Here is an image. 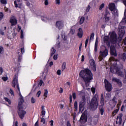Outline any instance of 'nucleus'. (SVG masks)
<instances>
[{
    "label": "nucleus",
    "instance_id": "nucleus-1",
    "mask_svg": "<svg viewBox=\"0 0 126 126\" xmlns=\"http://www.w3.org/2000/svg\"><path fill=\"white\" fill-rule=\"evenodd\" d=\"M80 75L84 80L86 86H89L90 81L93 79V75L92 74L91 71L89 69H85V70L80 71Z\"/></svg>",
    "mask_w": 126,
    "mask_h": 126
},
{
    "label": "nucleus",
    "instance_id": "nucleus-2",
    "mask_svg": "<svg viewBox=\"0 0 126 126\" xmlns=\"http://www.w3.org/2000/svg\"><path fill=\"white\" fill-rule=\"evenodd\" d=\"M99 104V96L95 94L92 98L90 102V109L91 111H95L98 108Z\"/></svg>",
    "mask_w": 126,
    "mask_h": 126
},
{
    "label": "nucleus",
    "instance_id": "nucleus-3",
    "mask_svg": "<svg viewBox=\"0 0 126 126\" xmlns=\"http://www.w3.org/2000/svg\"><path fill=\"white\" fill-rule=\"evenodd\" d=\"M110 62H115L114 63V65H115V67H111L110 68V71L112 73H117V71L118 70V69L116 68H123V64L120 63V62H119V60L115 59V58L113 57H111L109 59ZM118 63H120V65H118Z\"/></svg>",
    "mask_w": 126,
    "mask_h": 126
},
{
    "label": "nucleus",
    "instance_id": "nucleus-4",
    "mask_svg": "<svg viewBox=\"0 0 126 126\" xmlns=\"http://www.w3.org/2000/svg\"><path fill=\"white\" fill-rule=\"evenodd\" d=\"M80 94L81 95L82 100H81L80 102L79 108L80 111L82 112L84 110V105H85V103H86V98H85V93L83 92H80Z\"/></svg>",
    "mask_w": 126,
    "mask_h": 126
},
{
    "label": "nucleus",
    "instance_id": "nucleus-5",
    "mask_svg": "<svg viewBox=\"0 0 126 126\" xmlns=\"http://www.w3.org/2000/svg\"><path fill=\"white\" fill-rule=\"evenodd\" d=\"M23 104H18V114L20 119L23 120L26 115V111L23 110Z\"/></svg>",
    "mask_w": 126,
    "mask_h": 126
},
{
    "label": "nucleus",
    "instance_id": "nucleus-6",
    "mask_svg": "<svg viewBox=\"0 0 126 126\" xmlns=\"http://www.w3.org/2000/svg\"><path fill=\"white\" fill-rule=\"evenodd\" d=\"M110 42L112 44H118L119 45V41H118V36L115 32H112L110 36Z\"/></svg>",
    "mask_w": 126,
    "mask_h": 126
},
{
    "label": "nucleus",
    "instance_id": "nucleus-7",
    "mask_svg": "<svg viewBox=\"0 0 126 126\" xmlns=\"http://www.w3.org/2000/svg\"><path fill=\"white\" fill-rule=\"evenodd\" d=\"M12 86L15 88L17 85V88L19 92H20V89L19 88V84H18V77L16 74L14 75V78L13 79Z\"/></svg>",
    "mask_w": 126,
    "mask_h": 126
},
{
    "label": "nucleus",
    "instance_id": "nucleus-8",
    "mask_svg": "<svg viewBox=\"0 0 126 126\" xmlns=\"http://www.w3.org/2000/svg\"><path fill=\"white\" fill-rule=\"evenodd\" d=\"M108 56V49L105 48L104 51L99 52V56L98 57L99 62H101L103 60V58H106Z\"/></svg>",
    "mask_w": 126,
    "mask_h": 126
},
{
    "label": "nucleus",
    "instance_id": "nucleus-9",
    "mask_svg": "<svg viewBox=\"0 0 126 126\" xmlns=\"http://www.w3.org/2000/svg\"><path fill=\"white\" fill-rule=\"evenodd\" d=\"M104 83L106 91H108V92H110V91L112 90V85L108 81V80L106 79L104 80Z\"/></svg>",
    "mask_w": 126,
    "mask_h": 126
},
{
    "label": "nucleus",
    "instance_id": "nucleus-10",
    "mask_svg": "<svg viewBox=\"0 0 126 126\" xmlns=\"http://www.w3.org/2000/svg\"><path fill=\"white\" fill-rule=\"evenodd\" d=\"M116 100H117V97L114 96L112 100L109 102L111 110H113L116 106V105H117V101Z\"/></svg>",
    "mask_w": 126,
    "mask_h": 126
},
{
    "label": "nucleus",
    "instance_id": "nucleus-11",
    "mask_svg": "<svg viewBox=\"0 0 126 126\" xmlns=\"http://www.w3.org/2000/svg\"><path fill=\"white\" fill-rule=\"evenodd\" d=\"M80 122L81 124H85L87 122V114L85 113H83L80 119Z\"/></svg>",
    "mask_w": 126,
    "mask_h": 126
},
{
    "label": "nucleus",
    "instance_id": "nucleus-12",
    "mask_svg": "<svg viewBox=\"0 0 126 126\" xmlns=\"http://www.w3.org/2000/svg\"><path fill=\"white\" fill-rule=\"evenodd\" d=\"M110 54L112 56H114V57L118 56L117 50H116V47H115L114 45H111L110 47Z\"/></svg>",
    "mask_w": 126,
    "mask_h": 126
},
{
    "label": "nucleus",
    "instance_id": "nucleus-13",
    "mask_svg": "<svg viewBox=\"0 0 126 126\" xmlns=\"http://www.w3.org/2000/svg\"><path fill=\"white\" fill-rule=\"evenodd\" d=\"M10 23L12 26H15L17 24V19H16L14 16H11Z\"/></svg>",
    "mask_w": 126,
    "mask_h": 126
},
{
    "label": "nucleus",
    "instance_id": "nucleus-14",
    "mask_svg": "<svg viewBox=\"0 0 126 126\" xmlns=\"http://www.w3.org/2000/svg\"><path fill=\"white\" fill-rule=\"evenodd\" d=\"M90 63L92 69L94 71H96V64H95V61L93 59L90 60Z\"/></svg>",
    "mask_w": 126,
    "mask_h": 126
},
{
    "label": "nucleus",
    "instance_id": "nucleus-15",
    "mask_svg": "<svg viewBox=\"0 0 126 126\" xmlns=\"http://www.w3.org/2000/svg\"><path fill=\"white\" fill-rule=\"evenodd\" d=\"M119 38L122 39L123 38V36L125 35V29L123 28H119Z\"/></svg>",
    "mask_w": 126,
    "mask_h": 126
},
{
    "label": "nucleus",
    "instance_id": "nucleus-16",
    "mask_svg": "<svg viewBox=\"0 0 126 126\" xmlns=\"http://www.w3.org/2000/svg\"><path fill=\"white\" fill-rule=\"evenodd\" d=\"M63 22L62 21H58L56 23V26L57 28H58L59 30H61V29H63Z\"/></svg>",
    "mask_w": 126,
    "mask_h": 126
},
{
    "label": "nucleus",
    "instance_id": "nucleus-17",
    "mask_svg": "<svg viewBox=\"0 0 126 126\" xmlns=\"http://www.w3.org/2000/svg\"><path fill=\"white\" fill-rule=\"evenodd\" d=\"M103 41L105 43H106L108 48H110V38L109 37V36H104Z\"/></svg>",
    "mask_w": 126,
    "mask_h": 126
},
{
    "label": "nucleus",
    "instance_id": "nucleus-18",
    "mask_svg": "<svg viewBox=\"0 0 126 126\" xmlns=\"http://www.w3.org/2000/svg\"><path fill=\"white\" fill-rule=\"evenodd\" d=\"M112 81H114V82H117V84H118V86H119L120 87H122V86H123V83H122V81L117 78H113L112 79Z\"/></svg>",
    "mask_w": 126,
    "mask_h": 126
},
{
    "label": "nucleus",
    "instance_id": "nucleus-19",
    "mask_svg": "<svg viewBox=\"0 0 126 126\" xmlns=\"http://www.w3.org/2000/svg\"><path fill=\"white\" fill-rule=\"evenodd\" d=\"M19 95L21 97L19 98V102L18 103V105H23V103H24V99L20 92H19Z\"/></svg>",
    "mask_w": 126,
    "mask_h": 126
},
{
    "label": "nucleus",
    "instance_id": "nucleus-20",
    "mask_svg": "<svg viewBox=\"0 0 126 126\" xmlns=\"http://www.w3.org/2000/svg\"><path fill=\"white\" fill-rule=\"evenodd\" d=\"M109 8L111 11H113L116 8V5L114 3H111L109 4Z\"/></svg>",
    "mask_w": 126,
    "mask_h": 126
},
{
    "label": "nucleus",
    "instance_id": "nucleus-21",
    "mask_svg": "<svg viewBox=\"0 0 126 126\" xmlns=\"http://www.w3.org/2000/svg\"><path fill=\"white\" fill-rule=\"evenodd\" d=\"M100 104L101 106H104V105H105V101H104V94H101Z\"/></svg>",
    "mask_w": 126,
    "mask_h": 126
},
{
    "label": "nucleus",
    "instance_id": "nucleus-22",
    "mask_svg": "<svg viewBox=\"0 0 126 126\" xmlns=\"http://www.w3.org/2000/svg\"><path fill=\"white\" fill-rule=\"evenodd\" d=\"M117 74L119 75V76H121L122 77H124V73H123V72L120 70V69H117V71H116Z\"/></svg>",
    "mask_w": 126,
    "mask_h": 126
},
{
    "label": "nucleus",
    "instance_id": "nucleus-23",
    "mask_svg": "<svg viewBox=\"0 0 126 126\" xmlns=\"http://www.w3.org/2000/svg\"><path fill=\"white\" fill-rule=\"evenodd\" d=\"M14 5H15V7H16V8L18 7L19 8H21V5H22V3H19V4H18L17 3V1H16V0H15L14 1Z\"/></svg>",
    "mask_w": 126,
    "mask_h": 126
},
{
    "label": "nucleus",
    "instance_id": "nucleus-24",
    "mask_svg": "<svg viewBox=\"0 0 126 126\" xmlns=\"http://www.w3.org/2000/svg\"><path fill=\"white\" fill-rule=\"evenodd\" d=\"M117 108H118L117 109H116L114 111V112H113V116H115V115L117 114V113H118L119 112V110H120V105L119 104H117Z\"/></svg>",
    "mask_w": 126,
    "mask_h": 126
},
{
    "label": "nucleus",
    "instance_id": "nucleus-25",
    "mask_svg": "<svg viewBox=\"0 0 126 126\" xmlns=\"http://www.w3.org/2000/svg\"><path fill=\"white\" fill-rule=\"evenodd\" d=\"M56 53V49L54 48V47H52V48L51 50V57H53L54 55Z\"/></svg>",
    "mask_w": 126,
    "mask_h": 126
},
{
    "label": "nucleus",
    "instance_id": "nucleus-26",
    "mask_svg": "<svg viewBox=\"0 0 126 126\" xmlns=\"http://www.w3.org/2000/svg\"><path fill=\"white\" fill-rule=\"evenodd\" d=\"M103 19L106 23L110 21V17H108V16H104Z\"/></svg>",
    "mask_w": 126,
    "mask_h": 126
},
{
    "label": "nucleus",
    "instance_id": "nucleus-27",
    "mask_svg": "<svg viewBox=\"0 0 126 126\" xmlns=\"http://www.w3.org/2000/svg\"><path fill=\"white\" fill-rule=\"evenodd\" d=\"M66 65V63L65 62H63L62 64V71H63L65 69V66Z\"/></svg>",
    "mask_w": 126,
    "mask_h": 126
},
{
    "label": "nucleus",
    "instance_id": "nucleus-28",
    "mask_svg": "<svg viewBox=\"0 0 126 126\" xmlns=\"http://www.w3.org/2000/svg\"><path fill=\"white\" fill-rule=\"evenodd\" d=\"M83 36V31L81 28L79 29V38H81Z\"/></svg>",
    "mask_w": 126,
    "mask_h": 126
},
{
    "label": "nucleus",
    "instance_id": "nucleus-29",
    "mask_svg": "<svg viewBox=\"0 0 126 126\" xmlns=\"http://www.w3.org/2000/svg\"><path fill=\"white\" fill-rule=\"evenodd\" d=\"M19 56L18 57V62L20 63L21 62V60H22V55L18 54Z\"/></svg>",
    "mask_w": 126,
    "mask_h": 126
},
{
    "label": "nucleus",
    "instance_id": "nucleus-30",
    "mask_svg": "<svg viewBox=\"0 0 126 126\" xmlns=\"http://www.w3.org/2000/svg\"><path fill=\"white\" fill-rule=\"evenodd\" d=\"M4 99L6 102H7L8 103L9 105H11V101L10 99H8L7 97H4Z\"/></svg>",
    "mask_w": 126,
    "mask_h": 126
},
{
    "label": "nucleus",
    "instance_id": "nucleus-31",
    "mask_svg": "<svg viewBox=\"0 0 126 126\" xmlns=\"http://www.w3.org/2000/svg\"><path fill=\"white\" fill-rule=\"evenodd\" d=\"M111 11L113 14H114V15H118V9H117L116 8Z\"/></svg>",
    "mask_w": 126,
    "mask_h": 126
},
{
    "label": "nucleus",
    "instance_id": "nucleus-32",
    "mask_svg": "<svg viewBox=\"0 0 126 126\" xmlns=\"http://www.w3.org/2000/svg\"><path fill=\"white\" fill-rule=\"evenodd\" d=\"M84 20H85V17H82L79 22L80 24H83V23L84 22Z\"/></svg>",
    "mask_w": 126,
    "mask_h": 126
},
{
    "label": "nucleus",
    "instance_id": "nucleus-33",
    "mask_svg": "<svg viewBox=\"0 0 126 126\" xmlns=\"http://www.w3.org/2000/svg\"><path fill=\"white\" fill-rule=\"evenodd\" d=\"M72 116H73V124H75V122H74V121L75 120V118H76V113L74 112L73 114H72Z\"/></svg>",
    "mask_w": 126,
    "mask_h": 126
},
{
    "label": "nucleus",
    "instance_id": "nucleus-34",
    "mask_svg": "<svg viewBox=\"0 0 126 126\" xmlns=\"http://www.w3.org/2000/svg\"><path fill=\"white\" fill-rule=\"evenodd\" d=\"M74 107L75 109V112L77 111V101H75L74 104Z\"/></svg>",
    "mask_w": 126,
    "mask_h": 126
},
{
    "label": "nucleus",
    "instance_id": "nucleus-35",
    "mask_svg": "<svg viewBox=\"0 0 126 126\" xmlns=\"http://www.w3.org/2000/svg\"><path fill=\"white\" fill-rule=\"evenodd\" d=\"M48 90H44V93L43 96L45 97V98H47L48 97Z\"/></svg>",
    "mask_w": 126,
    "mask_h": 126
},
{
    "label": "nucleus",
    "instance_id": "nucleus-36",
    "mask_svg": "<svg viewBox=\"0 0 126 126\" xmlns=\"http://www.w3.org/2000/svg\"><path fill=\"white\" fill-rule=\"evenodd\" d=\"M21 53L18 52V54H20V55H22L25 53V50H24V47H22L21 48Z\"/></svg>",
    "mask_w": 126,
    "mask_h": 126
},
{
    "label": "nucleus",
    "instance_id": "nucleus-37",
    "mask_svg": "<svg viewBox=\"0 0 126 126\" xmlns=\"http://www.w3.org/2000/svg\"><path fill=\"white\" fill-rule=\"evenodd\" d=\"M41 18L42 21H46L48 19V18H47V17L43 16H41Z\"/></svg>",
    "mask_w": 126,
    "mask_h": 126
},
{
    "label": "nucleus",
    "instance_id": "nucleus-38",
    "mask_svg": "<svg viewBox=\"0 0 126 126\" xmlns=\"http://www.w3.org/2000/svg\"><path fill=\"white\" fill-rule=\"evenodd\" d=\"M0 2L2 4H6L7 3V1L6 0H0Z\"/></svg>",
    "mask_w": 126,
    "mask_h": 126
},
{
    "label": "nucleus",
    "instance_id": "nucleus-39",
    "mask_svg": "<svg viewBox=\"0 0 126 126\" xmlns=\"http://www.w3.org/2000/svg\"><path fill=\"white\" fill-rule=\"evenodd\" d=\"M3 16H4L3 13L2 12H0V20H2Z\"/></svg>",
    "mask_w": 126,
    "mask_h": 126
},
{
    "label": "nucleus",
    "instance_id": "nucleus-40",
    "mask_svg": "<svg viewBox=\"0 0 126 126\" xmlns=\"http://www.w3.org/2000/svg\"><path fill=\"white\" fill-rule=\"evenodd\" d=\"M94 32H93L90 36V42H91V40H93L94 39Z\"/></svg>",
    "mask_w": 126,
    "mask_h": 126
},
{
    "label": "nucleus",
    "instance_id": "nucleus-41",
    "mask_svg": "<svg viewBox=\"0 0 126 126\" xmlns=\"http://www.w3.org/2000/svg\"><path fill=\"white\" fill-rule=\"evenodd\" d=\"M41 123H42L43 125H45V124H46V120L44 119V117L41 118Z\"/></svg>",
    "mask_w": 126,
    "mask_h": 126
},
{
    "label": "nucleus",
    "instance_id": "nucleus-42",
    "mask_svg": "<svg viewBox=\"0 0 126 126\" xmlns=\"http://www.w3.org/2000/svg\"><path fill=\"white\" fill-rule=\"evenodd\" d=\"M98 48V43H97V41H96L94 45V52H97V49Z\"/></svg>",
    "mask_w": 126,
    "mask_h": 126
},
{
    "label": "nucleus",
    "instance_id": "nucleus-43",
    "mask_svg": "<svg viewBox=\"0 0 126 126\" xmlns=\"http://www.w3.org/2000/svg\"><path fill=\"white\" fill-rule=\"evenodd\" d=\"M122 118H123V114L121 113L117 116L116 120L122 119Z\"/></svg>",
    "mask_w": 126,
    "mask_h": 126
},
{
    "label": "nucleus",
    "instance_id": "nucleus-44",
    "mask_svg": "<svg viewBox=\"0 0 126 126\" xmlns=\"http://www.w3.org/2000/svg\"><path fill=\"white\" fill-rule=\"evenodd\" d=\"M75 33V30L74 29H71L70 31V34H71V35H73Z\"/></svg>",
    "mask_w": 126,
    "mask_h": 126
},
{
    "label": "nucleus",
    "instance_id": "nucleus-45",
    "mask_svg": "<svg viewBox=\"0 0 126 126\" xmlns=\"http://www.w3.org/2000/svg\"><path fill=\"white\" fill-rule=\"evenodd\" d=\"M41 114H42V117L44 118V117H45V115H46V111L45 110H42Z\"/></svg>",
    "mask_w": 126,
    "mask_h": 126
},
{
    "label": "nucleus",
    "instance_id": "nucleus-46",
    "mask_svg": "<svg viewBox=\"0 0 126 126\" xmlns=\"http://www.w3.org/2000/svg\"><path fill=\"white\" fill-rule=\"evenodd\" d=\"M126 53H124L123 54L122 60L124 61V62H125V61H126Z\"/></svg>",
    "mask_w": 126,
    "mask_h": 126
},
{
    "label": "nucleus",
    "instance_id": "nucleus-47",
    "mask_svg": "<svg viewBox=\"0 0 126 126\" xmlns=\"http://www.w3.org/2000/svg\"><path fill=\"white\" fill-rule=\"evenodd\" d=\"M109 14H110V12H109V11L106 9L105 10V14L104 15V16H108V15H109Z\"/></svg>",
    "mask_w": 126,
    "mask_h": 126
},
{
    "label": "nucleus",
    "instance_id": "nucleus-48",
    "mask_svg": "<svg viewBox=\"0 0 126 126\" xmlns=\"http://www.w3.org/2000/svg\"><path fill=\"white\" fill-rule=\"evenodd\" d=\"M88 41H89V37L85 41V47L86 48L87 47V45L88 44Z\"/></svg>",
    "mask_w": 126,
    "mask_h": 126
},
{
    "label": "nucleus",
    "instance_id": "nucleus-49",
    "mask_svg": "<svg viewBox=\"0 0 126 126\" xmlns=\"http://www.w3.org/2000/svg\"><path fill=\"white\" fill-rule=\"evenodd\" d=\"M124 72L125 74V78L123 81L124 83H126V70L124 69Z\"/></svg>",
    "mask_w": 126,
    "mask_h": 126
},
{
    "label": "nucleus",
    "instance_id": "nucleus-50",
    "mask_svg": "<svg viewBox=\"0 0 126 126\" xmlns=\"http://www.w3.org/2000/svg\"><path fill=\"white\" fill-rule=\"evenodd\" d=\"M90 8H91V7L90 6V5H89L88 7L86 8V11L87 12H89V10H90Z\"/></svg>",
    "mask_w": 126,
    "mask_h": 126
},
{
    "label": "nucleus",
    "instance_id": "nucleus-51",
    "mask_svg": "<svg viewBox=\"0 0 126 126\" xmlns=\"http://www.w3.org/2000/svg\"><path fill=\"white\" fill-rule=\"evenodd\" d=\"M2 79L3 81H7V80L8 79V78L7 77H2Z\"/></svg>",
    "mask_w": 126,
    "mask_h": 126
},
{
    "label": "nucleus",
    "instance_id": "nucleus-52",
    "mask_svg": "<svg viewBox=\"0 0 126 126\" xmlns=\"http://www.w3.org/2000/svg\"><path fill=\"white\" fill-rule=\"evenodd\" d=\"M36 102V99L34 98V97H32V104L35 103Z\"/></svg>",
    "mask_w": 126,
    "mask_h": 126
},
{
    "label": "nucleus",
    "instance_id": "nucleus-53",
    "mask_svg": "<svg viewBox=\"0 0 126 126\" xmlns=\"http://www.w3.org/2000/svg\"><path fill=\"white\" fill-rule=\"evenodd\" d=\"M72 97H73V99H74V100H75V99L76 98V94H75V93H73Z\"/></svg>",
    "mask_w": 126,
    "mask_h": 126
},
{
    "label": "nucleus",
    "instance_id": "nucleus-54",
    "mask_svg": "<svg viewBox=\"0 0 126 126\" xmlns=\"http://www.w3.org/2000/svg\"><path fill=\"white\" fill-rule=\"evenodd\" d=\"M104 5H105V4L104 3L101 4V5H100L99 8V10H101V9H102V8H104Z\"/></svg>",
    "mask_w": 126,
    "mask_h": 126
},
{
    "label": "nucleus",
    "instance_id": "nucleus-55",
    "mask_svg": "<svg viewBox=\"0 0 126 126\" xmlns=\"http://www.w3.org/2000/svg\"><path fill=\"white\" fill-rule=\"evenodd\" d=\"M60 94H61V93H63V88L61 87L60 88V90L59 91Z\"/></svg>",
    "mask_w": 126,
    "mask_h": 126
},
{
    "label": "nucleus",
    "instance_id": "nucleus-56",
    "mask_svg": "<svg viewBox=\"0 0 126 126\" xmlns=\"http://www.w3.org/2000/svg\"><path fill=\"white\" fill-rule=\"evenodd\" d=\"M24 36L23 35V31H21V39H23Z\"/></svg>",
    "mask_w": 126,
    "mask_h": 126
},
{
    "label": "nucleus",
    "instance_id": "nucleus-57",
    "mask_svg": "<svg viewBox=\"0 0 126 126\" xmlns=\"http://www.w3.org/2000/svg\"><path fill=\"white\" fill-rule=\"evenodd\" d=\"M53 59L55 61H57L58 60V55H54L53 56Z\"/></svg>",
    "mask_w": 126,
    "mask_h": 126
},
{
    "label": "nucleus",
    "instance_id": "nucleus-58",
    "mask_svg": "<svg viewBox=\"0 0 126 126\" xmlns=\"http://www.w3.org/2000/svg\"><path fill=\"white\" fill-rule=\"evenodd\" d=\"M40 95H41V91H39L36 94V96L37 97H40Z\"/></svg>",
    "mask_w": 126,
    "mask_h": 126
},
{
    "label": "nucleus",
    "instance_id": "nucleus-59",
    "mask_svg": "<svg viewBox=\"0 0 126 126\" xmlns=\"http://www.w3.org/2000/svg\"><path fill=\"white\" fill-rule=\"evenodd\" d=\"M2 72H3V70L2 69V67H0V75L2 74Z\"/></svg>",
    "mask_w": 126,
    "mask_h": 126
},
{
    "label": "nucleus",
    "instance_id": "nucleus-60",
    "mask_svg": "<svg viewBox=\"0 0 126 126\" xmlns=\"http://www.w3.org/2000/svg\"><path fill=\"white\" fill-rule=\"evenodd\" d=\"M100 112L101 115H104V109L101 108V109L100 110Z\"/></svg>",
    "mask_w": 126,
    "mask_h": 126
},
{
    "label": "nucleus",
    "instance_id": "nucleus-61",
    "mask_svg": "<svg viewBox=\"0 0 126 126\" xmlns=\"http://www.w3.org/2000/svg\"><path fill=\"white\" fill-rule=\"evenodd\" d=\"M49 123L51 126H54V121L51 120Z\"/></svg>",
    "mask_w": 126,
    "mask_h": 126
},
{
    "label": "nucleus",
    "instance_id": "nucleus-62",
    "mask_svg": "<svg viewBox=\"0 0 126 126\" xmlns=\"http://www.w3.org/2000/svg\"><path fill=\"white\" fill-rule=\"evenodd\" d=\"M57 73L58 74V75H61V70L59 69L57 70Z\"/></svg>",
    "mask_w": 126,
    "mask_h": 126
},
{
    "label": "nucleus",
    "instance_id": "nucleus-63",
    "mask_svg": "<svg viewBox=\"0 0 126 126\" xmlns=\"http://www.w3.org/2000/svg\"><path fill=\"white\" fill-rule=\"evenodd\" d=\"M91 90L93 94H95V88H92Z\"/></svg>",
    "mask_w": 126,
    "mask_h": 126
},
{
    "label": "nucleus",
    "instance_id": "nucleus-64",
    "mask_svg": "<svg viewBox=\"0 0 126 126\" xmlns=\"http://www.w3.org/2000/svg\"><path fill=\"white\" fill-rule=\"evenodd\" d=\"M42 84H43V80H40L38 84V85H40V86H42Z\"/></svg>",
    "mask_w": 126,
    "mask_h": 126
}]
</instances>
